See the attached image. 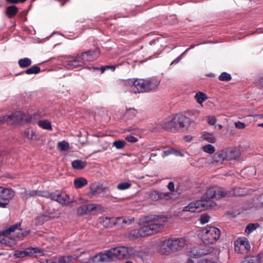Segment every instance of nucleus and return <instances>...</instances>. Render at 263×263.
Here are the masks:
<instances>
[{
  "label": "nucleus",
  "mask_w": 263,
  "mask_h": 263,
  "mask_svg": "<svg viewBox=\"0 0 263 263\" xmlns=\"http://www.w3.org/2000/svg\"><path fill=\"white\" fill-rule=\"evenodd\" d=\"M259 226L258 223H249L248 224V230H255Z\"/></svg>",
  "instance_id": "13d9d810"
},
{
  "label": "nucleus",
  "mask_w": 263,
  "mask_h": 263,
  "mask_svg": "<svg viewBox=\"0 0 263 263\" xmlns=\"http://www.w3.org/2000/svg\"><path fill=\"white\" fill-rule=\"evenodd\" d=\"M191 119L180 114H177L168 118L165 119L160 123L162 129L173 133L179 132L186 126L187 123H190Z\"/></svg>",
  "instance_id": "20e7f679"
},
{
  "label": "nucleus",
  "mask_w": 263,
  "mask_h": 263,
  "mask_svg": "<svg viewBox=\"0 0 263 263\" xmlns=\"http://www.w3.org/2000/svg\"><path fill=\"white\" fill-rule=\"evenodd\" d=\"M203 137L206 141L210 143H214L216 141L214 136L211 133L205 132L203 135Z\"/></svg>",
  "instance_id": "ea45409f"
},
{
  "label": "nucleus",
  "mask_w": 263,
  "mask_h": 263,
  "mask_svg": "<svg viewBox=\"0 0 263 263\" xmlns=\"http://www.w3.org/2000/svg\"><path fill=\"white\" fill-rule=\"evenodd\" d=\"M84 65L81 58L78 57V53L76 58H72L71 60L67 61V65L71 68L83 66Z\"/></svg>",
  "instance_id": "aec40b11"
},
{
  "label": "nucleus",
  "mask_w": 263,
  "mask_h": 263,
  "mask_svg": "<svg viewBox=\"0 0 263 263\" xmlns=\"http://www.w3.org/2000/svg\"><path fill=\"white\" fill-rule=\"evenodd\" d=\"M234 251L238 254H244L247 250V239L245 237L237 238L234 242Z\"/></svg>",
  "instance_id": "9d476101"
},
{
  "label": "nucleus",
  "mask_w": 263,
  "mask_h": 263,
  "mask_svg": "<svg viewBox=\"0 0 263 263\" xmlns=\"http://www.w3.org/2000/svg\"><path fill=\"white\" fill-rule=\"evenodd\" d=\"M21 117L22 118L20 119V122L22 121H24L26 123H30L32 122L33 119L32 115L22 112Z\"/></svg>",
  "instance_id": "e433bc0d"
},
{
  "label": "nucleus",
  "mask_w": 263,
  "mask_h": 263,
  "mask_svg": "<svg viewBox=\"0 0 263 263\" xmlns=\"http://www.w3.org/2000/svg\"><path fill=\"white\" fill-rule=\"evenodd\" d=\"M143 29L142 27H138L136 29H132L129 31L130 34L134 35H140L142 33Z\"/></svg>",
  "instance_id": "8fccbe9b"
},
{
  "label": "nucleus",
  "mask_w": 263,
  "mask_h": 263,
  "mask_svg": "<svg viewBox=\"0 0 263 263\" xmlns=\"http://www.w3.org/2000/svg\"><path fill=\"white\" fill-rule=\"evenodd\" d=\"M208 122L210 125H214L216 123V119L214 117H209L208 118Z\"/></svg>",
  "instance_id": "69168bd1"
},
{
  "label": "nucleus",
  "mask_w": 263,
  "mask_h": 263,
  "mask_svg": "<svg viewBox=\"0 0 263 263\" xmlns=\"http://www.w3.org/2000/svg\"><path fill=\"white\" fill-rule=\"evenodd\" d=\"M38 125L44 129L49 130H51L52 129L51 123L47 120L40 121Z\"/></svg>",
  "instance_id": "72a5a7b5"
},
{
  "label": "nucleus",
  "mask_w": 263,
  "mask_h": 263,
  "mask_svg": "<svg viewBox=\"0 0 263 263\" xmlns=\"http://www.w3.org/2000/svg\"><path fill=\"white\" fill-rule=\"evenodd\" d=\"M72 167L77 170H82L87 165V162L77 159L72 162Z\"/></svg>",
  "instance_id": "bb28decb"
},
{
  "label": "nucleus",
  "mask_w": 263,
  "mask_h": 263,
  "mask_svg": "<svg viewBox=\"0 0 263 263\" xmlns=\"http://www.w3.org/2000/svg\"><path fill=\"white\" fill-rule=\"evenodd\" d=\"M77 214L80 216L87 214L86 205H83L79 206L77 209Z\"/></svg>",
  "instance_id": "a18cd8bd"
},
{
  "label": "nucleus",
  "mask_w": 263,
  "mask_h": 263,
  "mask_svg": "<svg viewBox=\"0 0 263 263\" xmlns=\"http://www.w3.org/2000/svg\"><path fill=\"white\" fill-rule=\"evenodd\" d=\"M236 194L232 191H226L222 188L214 186L208 189L204 197L200 200L190 203L183 209V212L190 211L192 213H199L206 210H209L216 205V203L211 201V199L219 200L226 197L234 196Z\"/></svg>",
  "instance_id": "f257e3e1"
},
{
  "label": "nucleus",
  "mask_w": 263,
  "mask_h": 263,
  "mask_svg": "<svg viewBox=\"0 0 263 263\" xmlns=\"http://www.w3.org/2000/svg\"><path fill=\"white\" fill-rule=\"evenodd\" d=\"M155 231H127L125 235L130 240H135L141 237H144L154 235Z\"/></svg>",
  "instance_id": "1a4fd4ad"
},
{
  "label": "nucleus",
  "mask_w": 263,
  "mask_h": 263,
  "mask_svg": "<svg viewBox=\"0 0 263 263\" xmlns=\"http://www.w3.org/2000/svg\"><path fill=\"white\" fill-rule=\"evenodd\" d=\"M213 250L212 247L203 243L191 248L188 252V255L193 258H199L212 253Z\"/></svg>",
  "instance_id": "423d86ee"
},
{
  "label": "nucleus",
  "mask_w": 263,
  "mask_h": 263,
  "mask_svg": "<svg viewBox=\"0 0 263 263\" xmlns=\"http://www.w3.org/2000/svg\"><path fill=\"white\" fill-rule=\"evenodd\" d=\"M122 218L123 217H112V219L111 220L112 223L114 226L117 225L121 228H123L122 225Z\"/></svg>",
  "instance_id": "37998d69"
},
{
  "label": "nucleus",
  "mask_w": 263,
  "mask_h": 263,
  "mask_svg": "<svg viewBox=\"0 0 263 263\" xmlns=\"http://www.w3.org/2000/svg\"><path fill=\"white\" fill-rule=\"evenodd\" d=\"M171 193H161L157 191H153L150 194V197L153 200H159L164 199L168 200L171 198Z\"/></svg>",
  "instance_id": "dca6fc26"
},
{
  "label": "nucleus",
  "mask_w": 263,
  "mask_h": 263,
  "mask_svg": "<svg viewBox=\"0 0 263 263\" xmlns=\"http://www.w3.org/2000/svg\"><path fill=\"white\" fill-rule=\"evenodd\" d=\"M49 192L44 191L41 190H36V196H41L46 198H48V194Z\"/></svg>",
  "instance_id": "09e8293b"
},
{
  "label": "nucleus",
  "mask_w": 263,
  "mask_h": 263,
  "mask_svg": "<svg viewBox=\"0 0 263 263\" xmlns=\"http://www.w3.org/2000/svg\"><path fill=\"white\" fill-rule=\"evenodd\" d=\"M159 81L155 77L147 79H128L126 84L131 86L134 93L148 92L155 90L159 84Z\"/></svg>",
  "instance_id": "7ed1b4c3"
},
{
  "label": "nucleus",
  "mask_w": 263,
  "mask_h": 263,
  "mask_svg": "<svg viewBox=\"0 0 263 263\" xmlns=\"http://www.w3.org/2000/svg\"><path fill=\"white\" fill-rule=\"evenodd\" d=\"M108 189V187H103L102 185L100 186L98 183H92L90 186V192L92 195H95L99 193V191L102 190V191L105 192Z\"/></svg>",
  "instance_id": "a878e982"
},
{
  "label": "nucleus",
  "mask_w": 263,
  "mask_h": 263,
  "mask_svg": "<svg viewBox=\"0 0 263 263\" xmlns=\"http://www.w3.org/2000/svg\"><path fill=\"white\" fill-rule=\"evenodd\" d=\"M50 219L46 215L43 214L37 216L35 219L36 224L42 225L45 221H48Z\"/></svg>",
  "instance_id": "2f4dec72"
},
{
  "label": "nucleus",
  "mask_w": 263,
  "mask_h": 263,
  "mask_svg": "<svg viewBox=\"0 0 263 263\" xmlns=\"http://www.w3.org/2000/svg\"><path fill=\"white\" fill-rule=\"evenodd\" d=\"M167 221L166 217L163 215H152L147 216L144 219V227L146 228V230H157L163 228V226Z\"/></svg>",
  "instance_id": "39448f33"
},
{
  "label": "nucleus",
  "mask_w": 263,
  "mask_h": 263,
  "mask_svg": "<svg viewBox=\"0 0 263 263\" xmlns=\"http://www.w3.org/2000/svg\"><path fill=\"white\" fill-rule=\"evenodd\" d=\"M86 208H87V213L88 214L96 209L97 205L95 204H89L86 205Z\"/></svg>",
  "instance_id": "3c124183"
},
{
  "label": "nucleus",
  "mask_w": 263,
  "mask_h": 263,
  "mask_svg": "<svg viewBox=\"0 0 263 263\" xmlns=\"http://www.w3.org/2000/svg\"><path fill=\"white\" fill-rule=\"evenodd\" d=\"M26 256H43L44 252L42 249L39 248L30 247L25 249Z\"/></svg>",
  "instance_id": "6ab92c4d"
},
{
  "label": "nucleus",
  "mask_w": 263,
  "mask_h": 263,
  "mask_svg": "<svg viewBox=\"0 0 263 263\" xmlns=\"http://www.w3.org/2000/svg\"><path fill=\"white\" fill-rule=\"evenodd\" d=\"M22 199L27 201L30 197H36V190H27L26 189H22V191L20 193Z\"/></svg>",
  "instance_id": "412c9836"
},
{
  "label": "nucleus",
  "mask_w": 263,
  "mask_h": 263,
  "mask_svg": "<svg viewBox=\"0 0 263 263\" xmlns=\"http://www.w3.org/2000/svg\"><path fill=\"white\" fill-rule=\"evenodd\" d=\"M134 248L119 246L112 248L104 252H100L91 259L94 263L111 261L114 257L119 259H129L133 257Z\"/></svg>",
  "instance_id": "f03ea898"
},
{
  "label": "nucleus",
  "mask_w": 263,
  "mask_h": 263,
  "mask_svg": "<svg viewBox=\"0 0 263 263\" xmlns=\"http://www.w3.org/2000/svg\"><path fill=\"white\" fill-rule=\"evenodd\" d=\"M56 201L62 204H69L72 202L70 200L69 195L66 193H58V197Z\"/></svg>",
  "instance_id": "5701e85b"
},
{
  "label": "nucleus",
  "mask_w": 263,
  "mask_h": 263,
  "mask_svg": "<svg viewBox=\"0 0 263 263\" xmlns=\"http://www.w3.org/2000/svg\"><path fill=\"white\" fill-rule=\"evenodd\" d=\"M58 147L61 151H66L69 148V144L68 142L63 140L58 143Z\"/></svg>",
  "instance_id": "4c0bfd02"
},
{
  "label": "nucleus",
  "mask_w": 263,
  "mask_h": 263,
  "mask_svg": "<svg viewBox=\"0 0 263 263\" xmlns=\"http://www.w3.org/2000/svg\"><path fill=\"white\" fill-rule=\"evenodd\" d=\"M174 149L173 148H171V149H169L168 150L165 151L163 152V155H162V156L163 157H166V156H168L174 153Z\"/></svg>",
  "instance_id": "0e129e2a"
},
{
  "label": "nucleus",
  "mask_w": 263,
  "mask_h": 263,
  "mask_svg": "<svg viewBox=\"0 0 263 263\" xmlns=\"http://www.w3.org/2000/svg\"><path fill=\"white\" fill-rule=\"evenodd\" d=\"M100 54V49L99 47H95L90 49L85 52L78 53V57L81 58L85 64V62L92 61L96 60Z\"/></svg>",
  "instance_id": "0eeeda50"
},
{
  "label": "nucleus",
  "mask_w": 263,
  "mask_h": 263,
  "mask_svg": "<svg viewBox=\"0 0 263 263\" xmlns=\"http://www.w3.org/2000/svg\"><path fill=\"white\" fill-rule=\"evenodd\" d=\"M132 184L128 182H121L118 184L117 188L120 190H125L129 189Z\"/></svg>",
  "instance_id": "79ce46f5"
},
{
  "label": "nucleus",
  "mask_w": 263,
  "mask_h": 263,
  "mask_svg": "<svg viewBox=\"0 0 263 263\" xmlns=\"http://www.w3.org/2000/svg\"><path fill=\"white\" fill-rule=\"evenodd\" d=\"M200 234L203 242L206 245L215 243L220 236V231H202Z\"/></svg>",
  "instance_id": "6e6552de"
},
{
  "label": "nucleus",
  "mask_w": 263,
  "mask_h": 263,
  "mask_svg": "<svg viewBox=\"0 0 263 263\" xmlns=\"http://www.w3.org/2000/svg\"><path fill=\"white\" fill-rule=\"evenodd\" d=\"M9 224L8 222H3L0 223V230L8 229Z\"/></svg>",
  "instance_id": "e2e57ef3"
},
{
  "label": "nucleus",
  "mask_w": 263,
  "mask_h": 263,
  "mask_svg": "<svg viewBox=\"0 0 263 263\" xmlns=\"http://www.w3.org/2000/svg\"><path fill=\"white\" fill-rule=\"evenodd\" d=\"M112 219L111 218H108V217H105L104 218L102 219V220L100 222L102 223V224L103 225L104 227L106 228H112V226H114V224L112 223L111 220Z\"/></svg>",
  "instance_id": "58836bf2"
},
{
  "label": "nucleus",
  "mask_w": 263,
  "mask_h": 263,
  "mask_svg": "<svg viewBox=\"0 0 263 263\" xmlns=\"http://www.w3.org/2000/svg\"><path fill=\"white\" fill-rule=\"evenodd\" d=\"M210 219V216L208 215H202L200 218V222L201 224L207 223Z\"/></svg>",
  "instance_id": "864d4df0"
},
{
  "label": "nucleus",
  "mask_w": 263,
  "mask_h": 263,
  "mask_svg": "<svg viewBox=\"0 0 263 263\" xmlns=\"http://www.w3.org/2000/svg\"><path fill=\"white\" fill-rule=\"evenodd\" d=\"M172 251H177L183 248L185 245V240L182 238L168 239Z\"/></svg>",
  "instance_id": "2eb2a0df"
},
{
  "label": "nucleus",
  "mask_w": 263,
  "mask_h": 263,
  "mask_svg": "<svg viewBox=\"0 0 263 263\" xmlns=\"http://www.w3.org/2000/svg\"><path fill=\"white\" fill-rule=\"evenodd\" d=\"M125 140L130 143H136L138 141V139L134 136L129 135L127 136L125 138Z\"/></svg>",
  "instance_id": "4d7b16f0"
},
{
  "label": "nucleus",
  "mask_w": 263,
  "mask_h": 263,
  "mask_svg": "<svg viewBox=\"0 0 263 263\" xmlns=\"http://www.w3.org/2000/svg\"><path fill=\"white\" fill-rule=\"evenodd\" d=\"M149 44L151 46H155L156 45L158 47L160 45V44L159 43V40L158 39L153 40V41H151Z\"/></svg>",
  "instance_id": "338daca9"
},
{
  "label": "nucleus",
  "mask_w": 263,
  "mask_h": 263,
  "mask_svg": "<svg viewBox=\"0 0 263 263\" xmlns=\"http://www.w3.org/2000/svg\"><path fill=\"white\" fill-rule=\"evenodd\" d=\"M157 251L162 255H170L173 251L168 239L161 241L157 247Z\"/></svg>",
  "instance_id": "f8f14e48"
},
{
  "label": "nucleus",
  "mask_w": 263,
  "mask_h": 263,
  "mask_svg": "<svg viewBox=\"0 0 263 263\" xmlns=\"http://www.w3.org/2000/svg\"><path fill=\"white\" fill-rule=\"evenodd\" d=\"M41 68L37 65H34L33 66L28 68L26 70L23 71L20 73L16 74V76L21 75L23 74H37L40 72Z\"/></svg>",
  "instance_id": "393cba45"
},
{
  "label": "nucleus",
  "mask_w": 263,
  "mask_h": 263,
  "mask_svg": "<svg viewBox=\"0 0 263 263\" xmlns=\"http://www.w3.org/2000/svg\"><path fill=\"white\" fill-rule=\"evenodd\" d=\"M235 127L238 129H242L246 127V124L244 123L238 121L235 123Z\"/></svg>",
  "instance_id": "680f3d73"
},
{
  "label": "nucleus",
  "mask_w": 263,
  "mask_h": 263,
  "mask_svg": "<svg viewBox=\"0 0 263 263\" xmlns=\"http://www.w3.org/2000/svg\"><path fill=\"white\" fill-rule=\"evenodd\" d=\"M42 209L44 211L43 213L46 215L50 219L58 216V211H56L51 204L42 205Z\"/></svg>",
  "instance_id": "f3484780"
},
{
  "label": "nucleus",
  "mask_w": 263,
  "mask_h": 263,
  "mask_svg": "<svg viewBox=\"0 0 263 263\" xmlns=\"http://www.w3.org/2000/svg\"><path fill=\"white\" fill-rule=\"evenodd\" d=\"M22 135L28 140L37 141L40 139L39 133L32 127L26 128Z\"/></svg>",
  "instance_id": "ddd939ff"
},
{
  "label": "nucleus",
  "mask_w": 263,
  "mask_h": 263,
  "mask_svg": "<svg viewBox=\"0 0 263 263\" xmlns=\"http://www.w3.org/2000/svg\"><path fill=\"white\" fill-rule=\"evenodd\" d=\"M58 197V193H57L56 192H51L49 193L48 194V198L49 199H51L52 200H54L56 201V200H57V198Z\"/></svg>",
  "instance_id": "6e6d98bb"
},
{
  "label": "nucleus",
  "mask_w": 263,
  "mask_h": 263,
  "mask_svg": "<svg viewBox=\"0 0 263 263\" xmlns=\"http://www.w3.org/2000/svg\"><path fill=\"white\" fill-rule=\"evenodd\" d=\"M218 155H220L222 158H225L227 161L236 159L240 155L239 152L236 149L229 151H220Z\"/></svg>",
  "instance_id": "4468645a"
},
{
  "label": "nucleus",
  "mask_w": 263,
  "mask_h": 263,
  "mask_svg": "<svg viewBox=\"0 0 263 263\" xmlns=\"http://www.w3.org/2000/svg\"><path fill=\"white\" fill-rule=\"evenodd\" d=\"M133 221H134V219H129V218L126 219V218L123 217L122 221L123 228L126 225H129L130 224H131L132 223V222Z\"/></svg>",
  "instance_id": "bf43d9fd"
},
{
  "label": "nucleus",
  "mask_w": 263,
  "mask_h": 263,
  "mask_svg": "<svg viewBox=\"0 0 263 263\" xmlns=\"http://www.w3.org/2000/svg\"><path fill=\"white\" fill-rule=\"evenodd\" d=\"M218 80L220 81L228 82L232 80L231 75L226 72H222L218 77Z\"/></svg>",
  "instance_id": "c9c22d12"
},
{
  "label": "nucleus",
  "mask_w": 263,
  "mask_h": 263,
  "mask_svg": "<svg viewBox=\"0 0 263 263\" xmlns=\"http://www.w3.org/2000/svg\"><path fill=\"white\" fill-rule=\"evenodd\" d=\"M31 63L32 61L31 59L28 58L21 59L18 61V65L21 68H25L28 67L31 65Z\"/></svg>",
  "instance_id": "c85d7f7f"
},
{
  "label": "nucleus",
  "mask_w": 263,
  "mask_h": 263,
  "mask_svg": "<svg viewBox=\"0 0 263 263\" xmlns=\"http://www.w3.org/2000/svg\"><path fill=\"white\" fill-rule=\"evenodd\" d=\"M21 226V222H17L15 224L9 225V227H8V229H6V230H23L22 229L20 228Z\"/></svg>",
  "instance_id": "49530a36"
},
{
  "label": "nucleus",
  "mask_w": 263,
  "mask_h": 263,
  "mask_svg": "<svg viewBox=\"0 0 263 263\" xmlns=\"http://www.w3.org/2000/svg\"><path fill=\"white\" fill-rule=\"evenodd\" d=\"M185 51H184L179 57H178L176 59L173 60L171 62L170 66L173 65H176V64H178L182 60V57H183V55L185 54Z\"/></svg>",
  "instance_id": "5fc2aeb1"
},
{
  "label": "nucleus",
  "mask_w": 263,
  "mask_h": 263,
  "mask_svg": "<svg viewBox=\"0 0 263 263\" xmlns=\"http://www.w3.org/2000/svg\"><path fill=\"white\" fill-rule=\"evenodd\" d=\"M134 254L133 256H136L140 258L143 261L146 260V257L147 255V252L144 250L136 251L134 248Z\"/></svg>",
  "instance_id": "c756f323"
},
{
  "label": "nucleus",
  "mask_w": 263,
  "mask_h": 263,
  "mask_svg": "<svg viewBox=\"0 0 263 263\" xmlns=\"http://www.w3.org/2000/svg\"><path fill=\"white\" fill-rule=\"evenodd\" d=\"M14 231H1L0 232V243L2 245L11 246L13 239L10 238L11 232Z\"/></svg>",
  "instance_id": "a211bd4d"
},
{
  "label": "nucleus",
  "mask_w": 263,
  "mask_h": 263,
  "mask_svg": "<svg viewBox=\"0 0 263 263\" xmlns=\"http://www.w3.org/2000/svg\"><path fill=\"white\" fill-rule=\"evenodd\" d=\"M87 183V180L83 177L77 178L74 180V185L77 189L83 187Z\"/></svg>",
  "instance_id": "cd10ccee"
},
{
  "label": "nucleus",
  "mask_w": 263,
  "mask_h": 263,
  "mask_svg": "<svg viewBox=\"0 0 263 263\" xmlns=\"http://www.w3.org/2000/svg\"><path fill=\"white\" fill-rule=\"evenodd\" d=\"M14 256L15 258H23L26 257L25 250H16L14 252Z\"/></svg>",
  "instance_id": "de8ad7c7"
},
{
  "label": "nucleus",
  "mask_w": 263,
  "mask_h": 263,
  "mask_svg": "<svg viewBox=\"0 0 263 263\" xmlns=\"http://www.w3.org/2000/svg\"><path fill=\"white\" fill-rule=\"evenodd\" d=\"M220 151L215 154L214 156V161L217 162H222L223 160H226L225 158H222L220 155H218Z\"/></svg>",
  "instance_id": "603ef678"
},
{
  "label": "nucleus",
  "mask_w": 263,
  "mask_h": 263,
  "mask_svg": "<svg viewBox=\"0 0 263 263\" xmlns=\"http://www.w3.org/2000/svg\"><path fill=\"white\" fill-rule=\"evenodd\" d=\"M18 11V8L15 5H11L6 8L5 13L9 18L15 16Z\"/></svg>",
  "instance_id": "b1692460"
},
{
  "label": "nucleus",
  "mask_w": 263,
  "mask_h": 263,
  "mask_svg": "<svg viewBox=\"0 0 263 263\" xmlns=\"http://www.w3.org/2000/svg\"><path fill=\"white\" fill-rule=\"evenodd\" d=\"M195 98L199 104H202L207 99L206 95L200 91H198L196 93Z\"/></svg>",
  "instance_id": "473e14b6"
},
{
  "label": "nucleus",
  "mask_w": 263,
  "mask_h": 263,
  "mask_svg": "<svg viewBox=\"0 0 263 263\" xmlns=\"http://www.w3.org/2000/svg\"><path fill=\"white\" fill-rule=\"evenodd\" d=\"M112 144L117 149H121L126 145V142L124 140H116Z\"/></svg>",
  "instance_id": "a19ab883"
},
{
  "label": "nucleus",
  "mask_w": 263,
  "mask_h": 263,
  "mask_svg": "<svg viewBox=\"0 0 263 263\" xmlns=\"http://www.w3.org/2000/svg\"><path fill=\"white\" fill-rule=\"evenodd\" d=\"M14 196V191L10 188L0 186V199L4 202L9 203V200L12 199Z\"/></svg>",
  "instance_id": "9b49d317"
},
{
  "label": "nucleus",
  "mask_w": 263,
  "mask_h": 263,
  "mask_svg": "<svg viewBox=\"0 0 263 263\" xmlns=\"http://www.w3.org/2000/svg\"><path fill=\"white\" fill-rule=\"evenodd\" d=\"M78 256L74 255L73 256H62L57 259L58 263H69L73 259H77Z\"/></svg>",
  "instance_id": "7c9ffc66"
},
{
  "label": "nucleus",
  "mask_w": 263,
  "mask_h": 263,
  "mask_svg": "<svg viewBox=\"0 0 263 263\" xmlns=\"http://www.w3.org/2000/svg\"><path fill=\"white\" fill-rule=\"evenodd\" d=\"M203 150L205 153L212 154L214 153L215 148L212 145L207 144L203 146Z\"/></svg>",
  "instance_id": "c03bdc74"
},
{
  "label": "nucleus",
  "mask_w": 263,
  "mask_h": 263,
  "mask_svg": "<svg viewBox=\"0 0 263 263\" xmlns=\"http://www.w3.org/2000/svg\"><path fill=\"white\" fill-rule=\"evenodd\" d=\"M11 116H8V115L2 116L0 117V123L4 124L7 123V120L9 118H11Z\"/></svg>",
  "instance_id": "052dcab7"
},
{
  "label": "nucleus",
  "mask_w": 263,
  "mask_h": 263,
  "mask_svg": "<svg viewBox=\"0 0 263 263\" xmlns=\"http://www.w3.org/2000/svg\"><path fill=\"white\" fill-rule=\"evenodd\" d=\"M137 111L133 108L126 109L125 117L129 120L133 119L136 115Z\"/></svg>",
  "instance_id": "f704fd0d"
},
{
  "label": "nucleus",
  "mask_w": 263,
  "mask_h": 263,
  "mask_svg": "<svg viewBox=\"0 0 263 263\" xmlns=\"http://www.w3.org/2000/svg\"><path fill=\"white\" fill-rule=\"evenodd\" d=\"M8 116H11V117L8 119L7 124L14 125L20 123V119L22 118L21 111H16L14 114L8 115Z\"/></svg>",
  "instance_id": "4be33fe9"
},
{
  "label": "nucleus",
  "mask_w": 263,
  "mask_h": 263,
  "mask_svg": "<svg viewBox=\"0 0 263 263\" xmlns=\"http://www.w3.org/2000/svg\"><path fill=\"white\" fill-rule=\"evenodd\" d=\"M167 186L170 191H173L174 190V183L173 182H170Z\"/></svg>",
  "instance_id": "774afa93"
}]
</instances>
